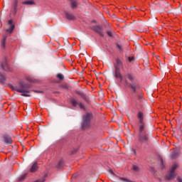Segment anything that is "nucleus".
<instances>
[{
    "label": "nucleus",
    "instance_id": "obj_18",
    "mask_svg": "<svg viewBox=\"0 0 182 182\" xmlns=\"http://www.w3.org/2000/svg\"><path fill=\"white\" fill-rule=\"evenodd\" d=\"M178 150H174L171 152V157L172 160H176V159H178L179 156Z\"/></svg>",
    "mask_w": 182,
    "mask_h": 182
},
{
    "label": "nucleus",
    "instance_id": "obj_32",
    "mask_svg": "<svg viewBox=\"0 0 182 182\" xmlns=\"http://www.w3.org/2000/svg\"><path fill=\"white\" fill-rule=\"evenodd\" d=\"M134 60H135L134 56L128 57V61L129 62V63H132V62H134Z\"/></svg>",
    "mask_w": 182,
    "mask_h": 182
},
{
    "label": "nucleus",
    "instance_id": "obj_38",
    "mask_svg": "<svg viewBox=\"0 0 182 182\" xmlns=\"http://www.w3.org/2000/svg\"><path fill=\"white\" fill-rule=\"evenodd\" d=\"M111 173H112V174H113V176H116V174L114 173V172H113V170H111Z\"/></svg>",
    "mask_w": 182,
    "mask_h": 182
},
{
    "label": "nucleus",
    "instance_id": "obj_3",
    "mask_svg": "<svg viewBox=\"0 0 182 182\" xmlns=\"http://www.w3.org/2000/svg\"><path fill=\"white\" fill-rule=\"evenodd\" d=\"M138 146L141 147L143 144H149L150 141V136L149 135V132L146 130V127H139L138 129Z\"/></svg>",
    "mask_w": 182,
    "mask_h": 182
},
{
    "label": "nucleus",
    "instance_id": "obj_24",
    "mask_svg": "<svg viewBox=\"0 0 182 182\" xmlns=\"http://www.w3.org/2000/svg\"><path fill=\"white\" fill-rule=\"evenodd\" d=\"M56 77H57L60 82H62V80H65V76H64L63 74H62V73H58V74H57Z\"/></svg>",
    "mask_w": 182,
    "mask_h": 182
},
{
    "label": "nucleus",
    "instance_id": "obj_8",
    "mask_svg": "<svg viewBox=\"0 0 182 182\" xmlns=\"http://www.w3.org/2000/svg\"><path fill=\"white\" fill-rule=\"evenodd\" d=\"M116 63H114V73H121L120 72V68L123 69V62L120 60V58H116L115 59Z\"/></svg>",
    "mask_w": 182,
    "mask_h": 182
},
{
    "label": "nucleus",
    "instance_id": "obj_7",
    "mask_svg": "<svg viewBox=\"0 0 182 182\" xmlns=\"http://www.w3.org/2000/svg\"><path fill=\"white\" fill-rule=\"evenodd\" d=\"M138 119V127H146V122H144V114L139 111L136 114Z\"/></svg>",
    "mask_w": 182,
    "mask_h": 182
},
{
    "label": "nucleus",
    "instance_id": "obj_34",
    "mask_svg": "<svg viewBox=\"0 0 182 182\" xmlns=\"http://www.w3.org/2000/svg\"><path fill=\"white\" fill-rule=\"evenodd\" d=\"M60 87H62L63 89H66L68 90V89H69V87H68V85L64 84V85H60Z\"/></svg>",
    "mask_w": 182,
    "mask_h": 182
},
{
    "label": "nucleus",
    "instance_id": "obj_40",
    "mask_svg": "<svg viewBox=\"0 0 182 182\" xmlns=\"http://www.w3.org/2000/svg\"><path fill=\"white\" fill-rule=\"evenodd\" d=\"M56 83H60V82H59V81H57Z\"/></svg>",
    "mask_w": 182,
    "mask_h": 182
},
{
    "label": "nucleus",
    "instance_id": "obj_9",
    "mask_svg": "<svg viewBox=\"0 0 182 182\" xmlns=\"http://www.w3.org/2000/svg\"><path fill=\"white\" fill-rule=\"evenodd\" d=\"M91 29L96 33H98V35H100L101 38H105V33H103V26L102 25L92 26L91 27Z\"/></svg>",
    "mask_w": 182,
    "mask_h": 182
},
{
    "label": "nucleus",
    "instance_id": "obj_41",
    "mask_svg": "<svg viewBox=\"0 0 182 182\" xmlns=\"http://www.w3.org/2000/svg\"><path fill=\"white\" fill-rule=\"evenodd\" d=\"M92 22H96V21L94 20V21H92Z\"/></svg>",
    "mask_w": 182,
    "mask_h": 182
},
{
    "label": "nucleus",
    "instance_id": "obj_15",
    "mask_svg": "<svg viewBox=\"0 0 182 182\" xmlns=\"http://www.w3.org/2000/svg\"><path fill=\"white\" fill-rule=\"evenodd\" d=\"M65 18L68 19V21H76V16H75L73 14L65 11Z\"/></svg>",
    "mask_w": 182,
    "mask_h": 182
},
{
    "label": "nucleus",
    "instance_id": "obj_10",
    "mask_svg": "<svg viewBox=\"0 0 182 182\" xmlns=\"http://www.w3.org/2000/svg\"><path fill=\"white\" fill-rule=\"evenodd\" d=\"M1 67L5 72H12V68L8 64V57H5L4 60L1 63Z\"/></svg>",
    "mask_w": 182,
    "mask_h": 182
},
{
    "label": "nucleus",
    "instance_id": "obj_5",
    "mask_svg": "<svg viewBox=\"0 0 182 182\" xmlns=\"http://www.w3.org/2000/svg\"><path fill=\"white\" fill-rule=\"evenodd\" d=\"M70 103L73 107H79L81 110L86 112V106L82 102H80L76 97H70Z\"/></svg>",
    "mask_w": 182,
    "mask_h": 182
},
{
    "label": "nucleus",
    "instance_id": "obj_29",
    "mask_svg": "<svg viewBox=\"0 0 182 182\" xmlns=\"http://www.w3.org/2000/svg\"><path fill=\"white\" fill-rule=\"evenodd\" d=\"M78 151H79V148H75L73 151H70V156H73V155L76 154V153H77Z\"/></svg>",
    "mask_w": 182,
    "mask_h": 182
},
{
    "label": "nucleus",
    "instance_id": "obj_33",
    "mask_svg": "<svg viewBox=\"0 0 182 182\" xmlns=\"http://www.w3.org/2000/svg\"><path fill=\"white\" fill-rule=\"evenodd\" d=\"M107 36H109V38H114L113 36V33L112 31H107Z\"/></svg>",
    "mask_w": 182,
    "mask_h": 182
},
{
    "label": "nucleus",
    "instance_id": "obj_23",
    "mask_svg": "<svg viewBox=\"0 0 182 182\" xmlns=\"http://www.w3.org/2000/svg\"><path fill=\"white\" fill-rule=\"evenodd\" d=\"M23 5H34L35 1L33 0H26L22 2Z\"/></svg>",
    "mask_w": 182,
    "mask_h": 182
},
{
    "label": "nucleus",
    "instance_id": "obj_13",
    "mask_svg": "<svg viewBox=\"0 0 182 182\" xmlns=\"http://www.w3.org/2000/svg\"><path fill=\"white\" fill-rule=\"evenodd\" d=\"M8 25H9V28L6 29V33H13L14 29H15V24L14 23V20L10 19L8 21Z\"/></svg>",
    "mask_w": 182,
    "mask_h": 182
},
{
    "label": "nucleus",
    "instance_id": "obj_16",
    "mask_svg": "<svg viewBox=\"0 0 182 182\" xmlns=\"http://www.w3.org/2000/svg\"><path fill=\"white\" fill-rule=\"evenodd\" d=\"M176 177V172H173L170 171L169 173L166 175V180L171 181V180H174Z\"/></svg>",
    "mask_w": 182,
    "mask_h": 182
},
{
    "label": "nucleus",
    "instance_id": "obj_2",
    "mask_svg": "<svg viewBox=\"0 0 182 182\" xmlns=\"http://www.w3.org/2000/svg\"><path fill=\"white\" fill-rule=\"evenodd\" d=\"M19 87L18 88L17 86H14L11 84H8L9 87L11 89L13 92H18V93H21V96L24 97H31V95L28 93H31V92H34V93H41L43 94L45 92L43 90H31V84L25 82V81H20L18 82Z\"/></svg>",
    "mask_w": 182,
    "mask_h": 182
},
{
    "label": "nucleus",
    "instance_id": "obj_12",
    "mask_svg": "<svg viewBox=\"0 0 182 182\" xmlns=\"http://www.w3.org/2000/svg\"><path fill=\"white\" fill-rule=\"evenodd\" d=\"M18 0H14L12 4H11V11L12 15L16 16V13L18 12Z\"/></svg>",
    "mask_w": 182,
    "mask_h": 182
},
{
    "label": "nucleus",
    "instance_id": "obj_37",
    "mask_svg": "<svg viewBox=\"0 0 182 182\" xmlns=\"http://www.w3.org/2000/svg\"><path fill=\"white\" fill-rule=\"evenodd\" d=\"M177 181L178 182H182V178L180 176L177 177Z\"/></svg>",
    "mask_w": 182,
    "mask_h": 182
},
{
    "label": "nucleus",
    "instance_id": "obj_17",
    "mask_svg": "<svg viewBox=\"0 0 182 182\" xmlns=\"http://www.w3.org/2000/svg\"><path fill=\"white\" fill-rule=\"evenodd\" d=\"M70 6L72 9H76L79 5V3L76 0H70Z\"/></svg>",
    "mask_w": 182,
    "mask_h": 182
},
{
    "label": "nucleus",
    "instance_id": "obj_6",
    "mask_svg": "<svg viewBox=\"0 0 182 182\" xmlns=\"http://www.w3.org/2000/svg\"><path fill=\"white\" fill-rule=\"evenodd\" d=\"M74 92L75 93V95H77V96H80V97L81 99H82L83 101L85 102V103H87V105H90V97H89V95H86L85 93H84L82 91L80 90H75L74 91Z\"/></svg>",
    "mask_w": 182,
    "mask_h": 182
},
{
    "label": "nucleus",
    "instance_id": "obj_35",
    "mask_svg": "<svg viewBox=\"0 0 182 182\" xmlns=\"http://www.w3.org/2000/svg\"><path fill=\"white\" fill-rule=\"evenodd\" d=\"M150 171L152 174H155V173L157 171H156V168H154V167H151L150 168Z\"/></svg>",
    "mask_w": 182,
    "mask_h": 182
},
{
    "label": "nucleus",
    "instance_id": "obj_22",
    "mask_svg": "<svg viewBox=\"0 0 182 182\" xmlns=\"http://www.w3.org/2000/svg\"><path fill=\"white\" fill-rule=\"evenodd\" d=\"M65 166V161L63 159H60L57 164L56 167L57 168H63V167Z\"/></svg>",
    "mask_w": 182,
    "mask_h": 182
},
{
    "label": "nucleus",
    "instance_id": "obj_21",
    "mask_svg": "<svg viewBox=\"0 0 182 182\" xmlns=\"http://www.w3.org/2000/svg\"><path fill=\"white\" fill-rule=\"evenodd\" d=\"M5 82H6V77L0 72V83L1 85H5Z\"/></svg>",
    "mask_w": 182,
    "mask_h": 182
},
{
    "label": "nucleus",
    "instance_id": "obj_26",
    "mask_svg": "<svg viewBox=\"0 0 182 182\" xmlns=\"http://www.w3.org/2000/svg\"><path fill=\"white\" fill-rule=\"evenodd\" d=\"M26 176H28V173H23L18 178V181L22 182L23 180L26 178Z\"/></svg>",
    "mask_w": 182,
    "mask_h": 182
},
{
    "label": "nucleus",
    "instance_id": "obj_27",
    "mask_svg": "<svg viewBox=\"0 0 182 182\" xmlns=\"http://www.w3.org/2000/svg\"><path fill=\"white\" fill-rule=\"evenodd\" d=\"M159 160L161 161V167L162 170H164V168H166V166H164V161L163 160V159L161 156L159 157Z\"/></svg>",
    "mask_w": 182,
    "mask_h": 182
},
{
    "label": "nucleus",
    "instance_id": "obj_4",
    "mask_svg": "<svg viewBox=\"0 0 182 182\" xmlns=\"http://www.w3.org/2000/svg\"><path fill=\"white\" fill-rule=\"evenodd\" d=\"M82 123H81V129L82 130H86L87 129H90V124L92 123V120H93V113L90 112H86L82 116Z\"/></svg>",
    "mask_w": 182,
    "mask_h": 182
},
{
    "label": "nucleus",
    "instance_id": "obj_1",
    "mask_svg": "<svg viewBox=\"0 0 182 182\" xmlns=\"http://www.w3.org/2000/svg\"><path fill=\"white\" fill-rule=\"evenodd\" d=\"M124 77L129 80V82L125 79L124 83L125 86L128 87L129 90V94L134 100H141L143 99V95L140 92V89H141V85H140V82L134 79L133 73H128L124 75Z\"/></svg>",
    "mask_w": 182,
    "mask_h": 182
},
{
    "label": "nucleus",
    "instance_id": "obj_31",
    "mask_svg": "<svg viewBox=\"0 0 182 182\" xmlns=\"http://www.w3.org/2000/svg\"><path fill=\"white\" fill-rule=\"evenodd\" d=\"M143 107V106L141 105H139L137 104L136 105V109L138 112H141V108Z\"/></svg>",
    "mask_w": 182,
    "mask_h": 182
},
{
    "label": "nucleus",
    "instance_id": "obj_25",
    "mask_svg": "<svg viewBox=\"0 0 182 182\" xmlns=\"http://www.w3.org/2000/svg\"><path fill=\"white\" fill-rule=\"evenodd\" d=\"M176 168H178V164H174L173 165H172L170 171H172V172H173V173H176Z\"/></svg>",
    "mask_w": 182,
    "mask_h": 182
},
{
    "label": "nucleus",
    "instance_id": "obj_28",
    "mask_svg": "<svg viewBox=\"0 0 182 182\" xmlns=\"http://www.w3.org/2000/svg\"><path fill=\"white\" fill-rule=\"evenodd\" d=\"M132 170L135 172L140 171V168L136 165H132Z\"/></svg>",
    "mask_w": 182,
    "mask_h": 182
},
{
    "label": "nucleus",
    "instance_id": "obj_11",
    "mask_svg": "<svg viewBox=\"0 0 182 182\" xmlns=\"http://www.w3.org/2000/svg\"><path fill=\"white\" fill-rule=\"evenodd\" d=\"M114 76L115 77V79H117V85L122 87V85H123V75H122V73H114Z\"/></svg>",
    "mask_w": 182,
    "mask_h": 182
},
{
    "label": "nucleus",
    "instance_id": "obj_39",
    "mask_svg": "<svg viewBox=\"0 0 182 182\" xmlns=\"http://www.w3.org/2000/svg\"><path fill=\"white\" fill-rule=\"evenodd\" d=\"M133 151H134V154L136 155V150H135V149H133Z\"/></svg>",
    "mask_w": 182,
    "mask_h": 182
},
{
    "label": "nucleus",
    "instance_id": "obj_19",
    "mask_svg": "<svg viewBox=\"0 0 182 182\" xmlns=\"http://www.w3.org/2000/svg\"><path fill=\"white\" fill-rule=\"evenodd\" d=\"M7 38H8V33H6L3 36V38L1 40V46H2V48H6V39Z\"/></svg>",
    "mask_w": 182,
    "mask_h": 182
},
{
    "label": "nucleus",
    "instance_id": "obj_36",
    "mask_svg": "<svg viewBox=\"0 0 182 182\" xmlns=\"http://www.w3.org/2000/svg\"><path fill=\"white\" fill-rule=\"evenodd\" d=\"M116 46L120 51L123 50V47H122V46H120L119 43H117Z\"/></svg>",
    "mask_w": 182,
    "mask_h": 182
},
{
    "label": "nucleus",
    "instance_id": "obj_30",
    "mask_svg": "<svg viewBox=\"0 0 182 182\" xmlns=\"http://www.w3.org/2000/svg\"><path fill=\"white\" fill-rule=\"evenodd\" d=\"M26 80H28V82H30V83H36V80H33L31 78V77H27Z\"/></svg>",
    "mask_w": 182,
    "mask_h": 182
},
{
    "label": "nucleus",
    "instance_id": "obj_14",
    "mask_svg": "<svg viewBox=\"0 0 182 182\" xmlns=\"http://www.w3.org/2000/svg\"><path fill=\"white\" fill-rule=\"evenodd\" d=\"M2 137L4 139V141L6 143V144H12L13 141L11 136L8 134H4L2 135Z\"/></svg>",
    "mask_w": 182,
    "mask_h": 182
},
{
    "label": "nucleus",
    "instance_id": "obj_20",
    "mask_svg": "<svg viewBox=\"0 0 182 182\" xmlns=\"http://www.w3.org/2000/svg\"><path fill=\"white\" fill-rule=\"evenodd\" d=\"M39 168V166H38V163H34L31 168H30V171L31 173H35V171H36V170H38Z\"/></svg>",
    "mask_w": 182,
    "mask_h": 182
},
{
    "label": "nucleus",
    "instance_id": "obj_42",
    "mask_svg": "<svg viewBox=\"0 0 182 182\" xmlns=\"http://www.w3.org/2000/svg\"><path fill=\"white\" fill-rule=\"evenodd\" d=\"M73 177H76V176L75 175H73Z\"/></svg>",
    "mask_w": 182,
    "mask_h": 182
}]
</instances>
